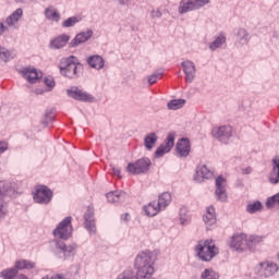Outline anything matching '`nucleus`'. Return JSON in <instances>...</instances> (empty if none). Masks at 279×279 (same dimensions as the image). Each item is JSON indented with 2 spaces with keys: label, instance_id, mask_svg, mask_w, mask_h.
<instances>
[{
  "label": "nucleus",
  "instance_id": "nucleus-1",
  "mask_svg": "<svg viewBox=\"0 0 279 279\" xmlns=\"http://www.w3.org/2000/svg\"><path fill=\"white\" fill-rule=\"evenodd\" d=\"M136 276L138 279H149L154 276V257L150 251H142L137 254L134 262Z\"/></svg>",
  "mask_w": 279,
  "mask_h": 279
},
{
  "label": "nucleus",
  "instance_id": "nucleus-2",
  "mask_svg": "<svg viewBox=\"0 0 279 279\" xmlns=\"http://www.w3.org/2000/svg\"><path fill=\"white\" fill-rule=\"evenodd\" d=\"M59 70L63 77H69V80H75L76 77H80V71H82V65L77 60V57L70 56L60 60Z\"/></svg>",
  "mask_w": 279,
  "mask_h": 279
},
{
  "label": "nucleus",
  "instance_id": "nucleus-3",
  "mask_svg": "<svg viewBox=\"0 0 279 279\" xmlns=\"http://www.w3.org/2000/svg\"><path fill=\"white\" fill-rule=\"evenodd\" d=\"M197 256L201 260L205 263H210L217 254H219V248L215 245L213 240L199 241L196 245Z\"/></svg>",
  "mask_w": 279,
  "mask_h": 279
},
{
  "label": "nucleus",
  "instance_id": "nucleus-4",
  "mask_svg": "<svg viewBox=\"0 0 279 279\" xmlns=\"http://www.w3.org/2000/svg\"><path fill=\"white\" fill-rule=\"evenodd\" d=\"M73 218L71 216L65 217L52 231L54 239H61L62 241H69L73 235Z\"/></svg>",
  "mask_w": 279,
  "mask_h": 279
},
{
  "label": "nucleus",
  "instance_id": "nucleus-5",
  "mask_svg": "<svg viewBox=\"0 0 279 279\" xmlns=\"http://www.w3.org/2000/svg\"><path fill=\"white\" fill-rule=\"evenodd\" d=\"M149 167H151V160L147 157H143L134 163H129L126 171L133 175H141V173H147Z\"/></svg>",
  "mask_w": 279,
  "mask_h": 279
},
{
  "label": "nucleus",
  "instance_id": "nucleus-6",
  "mask_svg": "<svg viewBox=\"0 0 279 279\" xmlns=\"http://www.w3.org/2000/svg\"><path fill=\"white\" fill-rule=\"evenodd\" d=\"M53 197V192L47 185H38L35 187L34 202L36 204H49Z\"/></svg>",
  "mask_w": 279,
  "mask_h": 279
},
{
  "label": "nucleus",
  "instance_id": "nucleus-7",
  "mask_svg": "<svg viewBox=\"0 0 279 279\" xmlns=\"http://www.w3.org/2000/svg\"><path fill=\"white\" fill-rule=\"evenodd\" d=\"M210 0H187L181 1L179 5V13L186 14V12H193V10H199V8H204V5H208Z\"/></svg>",
  "mask_w": 279,
  "mask_h": 279
},
{
  "label": "nucleus",
  "instance_id": "nucleus-8",
  "mask_svg": "<svg viewBox=\"0 0 279 279\" xmlns=\"http://www.w3.org/2000/svg\"><path fill=\"white\" fill-rule=\"evenodd\" d=\"M278 264L274 262H262L256 266V271L264 278H271L278 271Z\"/></svg>",
  "mask_w": 279,
  "mask_h": 279
},
{
  "label": "nucleus",
  "instance_id": "nucleus-9",
  "mask_svg": "<svg viewBox=\"0 0 279 279\" xmlns=\"http://www.w3.org/2000/svg\"><path fill=\"white\" fill-rule=\"evenodd\" d=\"M230 247L236 252H245L247 250V234L236 233L231 236Z\"/></svg>",
  "mask_w": 279,
  "mask_h": 279
},
{
  "label": "nucleus",
  "instance_id": "nucleus-10",
  "mask_svg": "<svg viewBox=\"0 0 279 279\" xmlns=\"http://www.w3.org/2000/svg\"><path fill=\"white\" fill-rule=\"evenodd\" d=\"M211 135L214 138H218L220 143H228V141L232 137V126H216L213 129Z\"/></svg>",
  "mask_w": 279,
  "mask_h": 279
},
{
  "label": "nucleus",
  "instance_id": "nucleus-11",
  "mask_svg": "<svg viewBox=\"0 0 279 279\" xmlns=\"http://www.w3.org/2000/svg\"><path fill=\"white\" fill-rule=\"evenodd\" d=\"M173 145H175V135L173 133H169L166 141L156 149V158H162L165 154H169V151L173 149Z\"/></svg>",
  "mask_w": 279,
  "mask_h": 279
},
{
  "label": "nucleus",
  "instance_id": "nucleus-12",
  "mask_svg": "<svg viewBox=\"0 0 279 279\" xmlns=\"http://www.w3.org/2000/svg\"><path fill=\"white\" fill-rule=\"evenodd\" d=\"M69 97H72V99H76V101H87L89 104H93L95 101V97L93 95L83 92L82 89L77 87H72L68 90Z\"/></svg>",
  "mask_w": 279,
  "mask_h": 279
},
{
  "label": "nucleus",
  "instance_id": "nucleus-13",
  "mask_svg": "<svg viewBox=\"0 0 279 279\" xmlns=\"http://www.w3.org/2000/svg\"><path fill=\"white\" fill-rule=\"evenodd\" d=\"M215 195L218 202H227L228 199V193L226 192V179L223 177H218L216 179Z\"/></svg>",
  "mask_w": 279,
  "mask_h": 279
},
{
  "label": "nucleus",
  "instance_id": "nucleus-14",
  "mask_svg": "<svg viewBox=\"0 0 279 279\" xmlns=\"http://www.w3.org/2000/svg\"><path fill=\"white\" fill-rule=\"evenodd\" d=\"M85 228L90 234H95L97 227L95 226V209L88 207L84 215Z\"/></svg>",
  "mask_w": 279,
  "mask_h": 279
},
{
  "label": "nucleus",
  "instance_id": "nucleus-15",
  "mask_svg": "<svg viewBox=\"0 0 279 279\" xmlns=\"http://www.w3.org/2000/svg\"><path fill=\"white\" fill-rule=\"evenodd\" d=\"M177 154L181 158H186L191 154V141L189 138H181L177 143Z\"/></svg>",
  "mask_w": 279,
  "mask_h": 279
},
{
  "label": "nucleus",
  "instance_id": "nucleus-16",
  "mask_svg": "<svg viewBox=\"0 0 279 279\" xmlns=\"http://www.w3.org/2000/svg\"><path fill=\"white\" fill-rule=\"evenodd\" d=\"M182 68L183 71L185 73V82H193V80H195V63H193V61H183L182 62Z\"/></svg>",
  "mask_w": 279,
  "mask_h": 279
},
{
  "label": "nucleus",
  "instance_id": "nucleus-17",
  "mask_svg": "<svg viewBox=\"0 0 279 279\" xmlns=\"http://www.w3.org/2000/svg\"><path fill=\"white\" fill-rule=\"evenodd\" d=\"M272 169L268 175V182L270 184H279V156H276L271 160Z\"/></svg>",
  "mask_w": 279,
  "mask_h": 279
},
{
  "label": "nucleus",
  "instance_id": "nucleus-18",
  "mask_svg": "<svg viewBox=\"0 0 279 279\" xmlns=\"http://www.w3.org/2000/svg\"><path fill=\"white\" fill-rule=\"evenodd\" d=\"M23 76L29 82V84H36L41 77H43V72H38L36 69H25L23 71Z\"/></svg>",
  "mask_w": 279,
  "mask_h": 279
},
{
  "label": "nucleus",
  "instance_id": "nucleus-19",
  "mask_svg": "<svg viewBox=\"0 0 279 279\" xmlns=\"http://www.w3.org/2000/svg\"><path fill=\"white\" fill-rule=\"evenodd\" d=\"M210 178H213V171H210L206 165H199L196 168V182H202V180H210Z\"/></svg>",
  "mask_w": 279,
  "mask_h": 279
},
{
  "label": "nucleus",
  "instance_id": "nucleus-20",
  "mask_svg": "<svg viewBox=\"0 0 279 279\" xmlns=\"http://www.w3.org/2000/svg\"><path fill=\"white\" fill-rule=\"evenodd\" d=\"M89 38H93V31H87L77 34L70 45L71 47H77V45L86 43Z\"/></svg>",
  "mask_w": 279,
  "mask_h": 279
},
{
  "label": "nucleus",
  "instance_id": "nucleus-21",
  "mask_svg": "<svg viewBox=\"0 0 279 279\" xmlns=\"http://www.w3.org/2000/svg\"><path fill=\"white\" fill-rule=\"evenodd\" d=\"M56 248L61 252L64 256H71V254H75V250L77 246L75 244L66 245L63 242L58 241L56 243Z\"/></svg>",
  "mask_w": 279,
  "mask_h": 279
},
{
  "label": "nucleus",
  "instance_id": "nucleus-22",
  "mask_svg": "<svg viewBox=\"0 0 279 279\" xmlns=\"http://www.w3.org/2000/svg\"><path fill=\"white\" fill-rule=\"evenodd\" d=\"M15 193L14 185L8 181H0V199H3L5 196H11Z\"/></svg>",
  "mask_w": 279,
  "mask_h": 279
},
{
  "label": "nucleus",
  "instance_id": "nucleus-23",
  "mask_svg": "<svg viewBox=\"0 0 279 279\" xmlns=\"http://www.w3.org/2000/svg\"><path fill=\"white\" fill-rule=\"evenodd\" d=\"M160 210L162 209L159 203H157L156 201H153L148 205L144 206V211L147 215V217H156V215H158Z\"/></svg>",
  "mask_w": 279,
  "mask_h": 279
},
{
  "label": "nucleus",
  "instance_id": "nucleus-24",
  "mask_svg": "<svg viewBox=\"0 0 279 279\" xmlns=\"http://www.w3.org/2000/svg\"><path fill=\"white\" fill-rule=\"evenodd\" d=\"M203 220L209 228L217 223V217L215 215V207L210 206L207 208L206 215L203 216Z\"/></svg>",
  "mask_w": 279,
  "mask_h": 279
},
{
  "label": "nucleus",
  "instance_id": "nucleus-25",
  "mask_svg": "<svg viewBox=\"0 0 279 279\" xmlns=\"http://www.w3.org/2000/svg\"><path fill=\"white\" fill-rule=\"evenodd\" d=\"M23 16V9H16L11 15L5 20V23L9 27H14L19 20Z\"/></svg>",
  "mask_w": 279,
  "mask_h": 279
},
{
  "label": "nucleus",
  "instance_id": "nucleus-26",
  "mask_svg": "<svg viewBox=\"0 0 279 279\" xmlns=\"http://www.w3.org/2000/svg\"><path fill=\"white\" fill-rule=\"evenodd\" d=\"M70 37L69 35H61L57 38H54L51 43H50V47L52 49H62V47H65L66 44L69 43Z\"/></svg>",
  "mask_w": 279,
  "mask_h": 279
},
{
  "label": "nucleus",
  "instance_id": "nucleus-27",
  "mask_svg": "<svg viewBox=\"0 0 279 279\" xmlns=\"http://www.w3.org/2000/svg\"><path fill=\"white\" fill-rule=\"evenodd\" d=\"M264 238L260 235H246V250H254L256 245H260L263 243Z\"/></svg>",
  "mask_w": 279,
  "mask_h": 279
},
{
  "label": "nucleus",
  "instance_id": "nucleus-28",
  "mask_svg": "<svg viewBox=\"0 0 279 279\" xmlns=\"http://www.w3.org/2000/svg\"><path fill=\"white\" fill-rule=\"evenodd\" d=\"M87 63L92 69H96L97 71L101 70V68L105 64L104 58H101L99 54L92 56L87 59Z\"/></svg>",
  "mask_w": 279,
  "mask_h": 279
},
{
  "label": "nucleus",
  "instance_id": "nucleus-29",
  "mask_svg": "<svg viewBox=\"0 0 279 279\" xmlns=\"http://www.w3.org/2000/svg\"><path fill=\"white\" fill-rule=\"evenodd\" d=\"M156 143H158V135L156 133H149L144 138V145L146 149H148V151H151V149H154Z\"/></svg>",
  "mask_w": 279,
  "mask_h": 279
},
{
  "label": "nucleus",
  "instance_id": "nucleus-30",
  "mask_svg": "<svg viewBox=\"0 0 279 279\" xmlns=\"http://www.w3.org/2000/svg\"><path fill=\"white\" fill-rule=\"evenodd\" d=\"M107 199L109 204H119V202H123L125 199V193L124 192H109L107 194Z\"/></svg>",
  "mask_w": 279,
  "mask_h": 279
},
{
  "label": "nucleus",
  "instance_id": "nucleus-31",
  "mask_svg": "<svg viewBox=\"0 0 279 279\" xmlns=\"http://www.w3.org/2000/svg\"><path fill=\"white\" fill-rule=\"evenodd\" d=\"M161 210H165L169 204H171V193L165 192L161 195H159L158 203Z\"/></svg>",
  "mask_w": 279,
  "mask_h": 279
},
{
  "label": "nucleus",
  "instance_id": "nucleus-32",
  "mask_svg": "<svg viewBox=\"0 0 279 279\" xmlns=\"http://www.w3.org/2000/svg\"><path fill=\"white\" fill-rule=\"evenodd\" d=\"M34 267H36V263L32 262V260H27V259H20L17 262H15V269H34Z\"/></svg>",
  "mask_w": 279,
  "mask_h": 279
},
{
  "label": "nucleus",
  "instance_id": "nucleus-33",
  "mask_svg": "<svg viewBox=\"0 0 279 279\" xmlns=\"http://www.w3.org/2000/svg\"><path fill=\"white\" fill-rule=\"evenodd\" d=\"M236 39L240 45H247L250 43V34L245 28H240L236 34Z\"/></svg>",
  "mask_w": 279,
  "mask_h": 279
},
{
  "label": "nucleus",
  "instance_id": "nucleus-34",
  "mask_svg": "<svg viewBox=\"0 0 279 279\" xmlns=\"http://www.w3.org/2000/svg\"><path fill=\"white\" fill-rule=\"evenodd\" d=\"M222 45H226V35L220 34L210 45L209 49L210 51H216V49H219Z\"/></svg>",
  "mask_w": 279,
  "mask_h": 279
},
{
  "label": "nucleus",
  "instance_id": "nucleus-35",
  "mask_svg": "<svg viewBox=\"0 0 279 279\" xmlns=\"http://www.w3.org/2000/svg\"><path fill=\"white\" fill-rule=\"evenodd\" d=\"M45 14L46 19L49 21H54L56 23L60 21V13H58V11L51 7L46 9Z\"/></svg>",
  "mask_w": 279,
  "mask_h": 279
},
{
  "label": "nucleus",
  "instance_id": "nucleus-36",
  "mask_svg": "<svg viewBox=\"0 0 279 279\" xmlns=\"http://www.w3.org/2000/svg\"><path fill=\"white\" fill-rule=\"evenodd\" d=\"M19 270L16 268H8L0 272V277L3 279H16Z\"/></svg>",
  "mask_w": 279,
  "mask_h": 279
},
{
  "label": "nucleus",
  "instance_id": "nucleus-37",
  "mask_svg": "<svg viewBox=\"0 0 279 279\" xmlns=\"http://www.w3.org/2000/svg\"><path fill=\"white\" fill-rule=\"evenodd\" d=\"M0 60L2 62H10V60H14V53L4 47H0Z\"/></svg>",
  "mask_w": 279,
  "mask_h": 279
},
{
  "label": "nucleus",
  "instance_id": "nucleus-38",
  "mask_svg": "<svg viewBox=\"0 0 279 279\" xmlns=\"http://www.w3.org/2000/svg\"><path fill=\"white\" fill-rule=\"evenodd\" d=\"M184 104H186V100H184V99L170 100L168 102V109L169 110H180V108H184Z\"/></svg>",
  "mask_w": 279,
  "mask_h": 279
},
{
  "label": "nucleus",
  "instance_id": "nucleus-39",
  "mask_svg": "<svg viewBox=\"0 0 279 279\" xmlns=\"http://www.w3.org/2000/svg\"><path fill=\"white\" fill-rule=\"evenodd\" d=\"M179 217L181 226H186V223L191 221V216L189 215V211L184 207L180 209Z\"/></svg>",
  "mask_w": 279,
  "mask_h": 279
},
{
  "label": "nucleus",
  "instance_id": "nucleus-40",
  "mask_svg": "<svg viewBox=\"0 0 279 279\" xmlns=\"http://www.w3.org/2000/svg\"><path fill=\"white\" fill-rule=\"evenodd\" d=\"M201 279H219V274L213 269H205L201 275Z\"/></svg>",
  "mask_w": 279,
  "mask_h": 279
},
{
  "label": "nucleus",
  "instance_id": "nucleus-41",
  "mask_svg": "<svg viewBox=\"0 0 279 279\" xmlns=\"http://www.w3.org/2000/svg\"><path fill=\"white\" fill-rule=\"evenodd\" d=\"M82 21L81 17L72 16L63 21L62 27H73L76 23H80Z\"/></svg>",
  "mask_w": 279,
  "mask_h": 279
},
{
  "label": "nucleus",
  "instance_id": "nucleus-42",
  "mask_svg": "<svg viewBox=\"0 0 279 279\" xmlns=\"http://www.w3.org/2000/svg\"><path fill=\"white\" fill-rule=\"evenodd\" d=\"M260 208H263V204H260V202H255L253 204H248L246 207V210L251 215H254V213H258V210H260Z\"/></svg>",
  "mask_w": 279,
  "mask_h": 279
},
{
  "label": "nucleus",
  "instance_id": "nucleus-43",
  "mask_svg": "<svg viewBox=\"0 0 279 279\" xmlns=\"http://www.w3.org/2000/svg\"><path fill=\"white\" fill-rule=\"evenodd\" d=\"M266 206L267 208H274V206H279V193L268 197Z\"/></svg>",
  "mask_w": 279,
  "mask_h": 279
},
{
  "label": "nucleus",
  "instance_id": "nucleus-44",
  "mask_svg": "<svg viewBox=\"0 0 279 279\" xmlns=\"http://www.w3.org/2000/svg\"><path fill=\"white\" fill-rule=\"evenodd\" d=\"M117 279H140L132 270H125Z\"/></svg>",
  "mask_w": 279,
  "mask_h": 279
},
{
  "label": "nucleus",
  "instance_id": "nucleus-45",
  "mask_svg": "<svg viewBox=\"0 0 279 279\" xmlns=\"http://www.w3.org/2000/svg\"><path fill=\"white\" fill-rule=\"evenodd\" d=\"M44 84L47 86L48 90H52V88H56V81L53 80V76H47L44 80Z\"/></svg>",
  "mask_w": 279,
  "mask_h": 279
},
{
  "label": "nucleus",
  "instance_id": "nucleus-46",
  "mask_svg": "<svg viewBox=\"0 0 279 279\" xmlns=\"http://www.w3.org/2000/svg\"><path fill=\"white\" fill-rule=\"evenodd\" d=\"M160 77H162V73L156 72V73L151 74V75L148 77V83H149L150 86H151L153 84H156V82H158V80H160Z\"/></svg>",
  "mask_w": 279,
  "mask_h": 279
},
{
  "label": "nucleus",
  "instance_id": "nucleus-47",
  "mask_svg": "<svg viewBox=\"0 0 279 279\" xmlns=\"http://www.w3.org/2000/svg\"><path fill=\"white\" fill-rule=\"evenodd\" d=\"M151 19H160V16H162V12H160V10H153L150 13Z\"/></svg>",
  "mask_w": 279,
  "mask_h": 279
},
{
  "label": "nucleus",
  "instance_id": "nucleus-48",
  "mask_svg": "<svg viewBox=\"0 0 279 279\" xmlns=\"http://www.w3.org/2000/svg\"><path fill=\"white\" fill-rule=\"evenodd\" d=\"M5 215H8V208L5 207V205L0 204V219H3Z\"/></svg>",
  "mask_w": 279,
  "mask_h": 279
},
{
  "label": "nucleus",
  "instance_id": "nucleus-49",
  "mask_svg": "<svg viewBox=\"0 0 279 279\" xmlns=\"http://www.w3.org/2000/svg\"><path fill=\"white\" fill-rule=\"evenodd\" d=\"M3 151H8V143L0 142V154H3Z\"/></svg>",
  "mask_w": 279,
  "mask_h": 279
},
{
  "label": "nucleus",
  "instance_id": "nucleus-50",
  "mask_svg": "<svg viewBox=\"0 0 279 279\" xmlns=\"http://www.w3.org/2000/svg\"><path fill=\"white\" fill-rule=\"evenodd\" d=\"M111 171H112L113 175L121 178V169H119L117 167H111Z\"/></svg>",
  "mask_w": 279,
  "mask_h": 279
},
{
  "label": "nucleus",
  "instance_id": "nucleus-51",
  "mask_svg": "<svg viewBox=\"0 0 279 279\" xmlns=\"http://www.w3.org/2000/svg\"><path fill=\"white\" fill-rule=\"evenodd\" d=\"M8 29V27L5 25H3V23L0 22V36L1 34H3V32H5Z\"/></svg>",
  "mask_w": 279,
  "mask_h": 279
},
{
  "label": "nucleus",
  "instance_id": "nucleus-52",
  "mask_svg": "<svg viewBox=\"0 0 279 279\" xmlns=\"http://www.w3.org/2000/svg\"><path fill=\"white\" fill-rule=\"evenodd\" d=\"M243 173H244V175H248V173H252V167H247V168L243 169Z\"/></svg>",
  "mask_w": 279,
  "mask_h": 279
},
{
  "label": "nucleus",
  "instance_id": "nucleus-53",
  "mask_svg": "<svg viewBox=\"0 0 279 279\" xmlns=\"http://www.w3.org/2000/svg\"><path fill=\"white\" fill-rule=\"evenodd\" d=\"M120 5H128L130 3V0H118Z\"/></svg>",
  "mask_w": 279,
  "mask_h": 279
},
{
  "label": "nucleus",
  "instance_id": "nucleus-54",
  "mask_svg": "<svg viewBox=\"0 0 279 279\" xmlns=\"http://www.w3.org/2000/svg\"><path fill=\"white\" fill-rule=\"evenodd\" d=\"M122 219H123L124 221H129V220H130V214H124V215H122Z\"/></svg>",
  "mask_w": 279,
  "mask_h": 279
},
{
  "label": "nucleus",
  "instance_id": "nucleus-55",
  "mask_svg": "<svg viewBox=\"0 0 279 279\" xmlns=\"http://www.w3.org/2000/svg\"><path fill=\"white\" fill-rule=\"evenodd\" d=\"M36 0H22V3H34Z\"/></svg>",
  "mask_w": 279,
  "mask_h": 279
},
{
  "label": "nucleus",
  "instance_id": "nucleus-56",
  "mask_svg": "<svg viewBox=\"0 0 279 279\" xmlns=\"http://www.w3.org/2000/svg\"><path fill=\"white\" fill-rule=\"evenodd\" d=\"M17 3H22L23 2V0H15Z\"/></svg>",
  "mask_w": 279,
  "mask_h": 279
}]
</instances>
